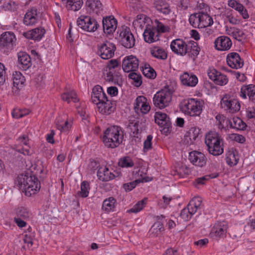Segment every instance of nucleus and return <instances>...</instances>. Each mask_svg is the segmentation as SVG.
Wrapping results in <instances>:
<instances>
[{
  "mask_svg": "<svg viewBox=\"0 0 255 255\" xmlns=\"http://www.w3.org/2000/svg\"><path fill=\"white\" fill-rule=\"evenodd\" d=\"M37 10L35 7L28 9L24 15L23 19L24 24L26 26H33L35 25L38 20Z\"/></svg>",
  "mask_w": 255,
  "mask_h": 255,
  "instance_id": "obj_21",
  "label": "nucleus"
},
{
  "mask_svg": "<svg viewBox=\"0 0 255 255\" xmlns=\"http://www.w3.org/2000/svg\"><path fill=\"white\" fill-rule=\"evenodd\" d=\"M230 128L239 130H244L247 127L246 124L239 118L234 117L232 121H229Z\"/></svg>",
  "mask_w": 255,
  "mask_h": 255,
  "instance_id": "obj_38",
  "label": "nucleus"
},
{
  "mask_svg": "<svg viewBox=\"0 0 255 255\" xmlns=\"http://www.w3.org/2000/svg\"><path fill=\"white\" fill-rule=\"evenodd\" d=\"M205 142L209 153L218 156L224 152L223 140L219 134L215 131H210L205 136Z\"/></svg>",
  "mask_w": 255,
  "mask_h": 255,
  "instance_id": "obj_3",
  "label": "nucleus"
},
{
  "mask_svg": "<svg viewBox=\"0 0 255 255\" xmlns=\"http://www.w3.org/2000/svg\"><path fill=\"white\" fill-rule=\"evenodd\" d=\"M152 136L151 135H148L146 139L144 140L143 143V151L144 152H147L149 150L151 149L152 146Z\"/></svg>",
  "mask_w": 255,
  "mask_h": 255,
  "instance_id": "obj_54",
  "label": "nucleus"
},
{
  "mask_svg": "<svg viewBox=\"0 0 255 255\" xmlns=\"http://www.w3.org/2000/svg\"><path fill=\"white\" fill-rule=\"evenodd\" d=\"M129 127L133 131V134L136 135L141 132L145 128V123L142 121V120L140 121L137 120L130 122Z\"/></svg>",
  "mask_w": 255,
  "mask_h": 255,
  "instance_id": "obj_33",
  "label": "nucleus"
},
{
  "mask_svg": "<svg viewBox=\"0 0 255 255\" xmlns=\"http://www.w3.org/2000/svg\"><path fill=\"white\" fill-rule=\"evenodd\" d=\"M144 75L149 78H154L156 77V72L151 67H145L142 70Z\"/></svg>",
  "mask_w": 255,
  "mask_h": 255,
  "instance_id": "obj_57",
  "label": "nucleus"
},
{
  "mask_svg": "<svg viewBox=\"0 0 255 255\" xmlns=\"http://www.w3.org/2000/svg\"><path fill=\"white\" fill-rule=\"evenodd\" d=\"M107 98V95L104 92L101 86L96 85L93 88V92L91 95V99L93 103L97 104L101 101L106 100Z\"/></svg>",
  "mask_w": 255,
  "mask_h": 255,
  "instance_id": "obj_24",
  "label": "nucleus"
},
{
  "mask_svg": "<svg viewBox=\"0 0 255 255\" xmlns=\"http://www.w3.org/2000/svg\"><path fill=\"white\" fill-rule=\"evenodd\" d=\"M120 41L127 48H131L134 45L135 39L129 29H126L120 33Z\"/></svg>",
  "mask_w": 255,
  "mask_h": 255,
  "instance_id": "obj_12",
  "label": "nucleus"
},
{
  "mask_svg": "<svg viewBox=\"0 0 255 255\" xmlns=\"http://www.w3.org/2000/svg\"><path fill=\"white\" fill-rule=\"evenodd\" d=\"M192 216V215L187 208L182 209L180 213V217L185 221H188Z\"/></svg>",
  "mask_w": 255,
  "mask_h": 255,
  "instance_id": "obj_61",
  "label": "nucleus"
},
{
  "mask_svg": "<svg viewBox=\"0 0 255 255\" xmlns=\"http://www.w3.org/2000/svg\"><path fill=\"white\" fill-rule=\"evenodd\" d=\"M155 22L156 23V28H155L156 30H157V32H158V34L159 35V32H165L169 31L170 28L168 26H165L164 25L159 22L158 20H156Z\"/></svg>",
  "mask_w": 255,
  "mask_h": 255,
  "instance_id": "obj_58",
  "label": "nucleus"
},
{
  "mask_svg": "<svg viewBox=\"0 0 255 255\" xmlns=\"http://www.w3.org/2000/svg\"><path fill=\"white\" fill-rule=\"evenodd\" d=\"M227 161L230 166L236 165L239 160L238 152L236 149L232 148L229 151Z\"/></svg>",
  "mask_w": 255,
  "mask_h": 255,
  "instance_id": "obj_34",
  "label": "nucleus"
},
{
  "mask_svg": "<svg viewBox=\"0 0 255 255\" xmlns=\"http://www.w3.org/2000/svg\"><path fill=\"white\" fill-rule=\"evenodd\" d=\"M102 22L103 31L105 34L113 33L117 28V20L112 15L104 17Z\"/></svg>",
  "mask_w": 255,
  "mask_h": 255,
  "instance_id": "obj_13",
  "label": "nucleus"
},
{
  "mask_svg": "<svg viewBox=\"0 0 255 255\" xmlns=\"http://www.w3.org/2000/svg\"><path fill=\"white\" fill-rule=\"evenodd\" d=\"M228 5L237 11L243 10V8H244L243 4L238 2L236 0H229L228 1Z\"/></svg>",
  "mask_w": 255,
  "mask_h": 255,
  "instance_id": "obj_59",
  "label": "nucleus"
},
{
  "mask_svg": "<svg viewBox=\"0 0 255 255\" xmlns=\"http://www.w3.org/2000/svg\"><path fill=\"white\" fill-rule=\"evenodd\" d=\"M246 116L248 119H255V108H248L246 111Z\"/></svg>",
  "mask_w": 255,
  "mask_h": 255,
  "instance_id": "obj_64",
  "label": "nucleus"
},
{
  "mask_svg": "<svg viewBox=\"0 0 255 255\" xmlns=\"http://www.w3.org/2000/svg\"><path fill=\"white\" fill-rule=\"evenodd\" d=\"M19 8V3L17 2L9 0L5 2L2 5V8L5 11H15Z\"/></svg>",
  "mask_w": 255,
  "mask_h": 255,
  "instance_id": "obj_45",
  "label": "nucleus"
},
{
  "mask_svg": "<svg viewBox=\"0 0 255 255\" xmlns=\"http://www.w3.org/2000/svg\"><path fill=\"white\" fill-rule=\"evenodd\" d=\"M98 179L102 181H108L113 179L115 175L106 166H101L97 171Z\"/></svg>",
  "mask_w": 255,
  "mask_h": 255,
  "instance_id": "obj_26",
  "label": "nucleus"
},
{
  "mask_svg": "<svg viewBox=\"0 0 255 255\" xmlns=\"http://www.w3.org/2000/svg\"><path fill=\"white\" fill-rule=\"evenodd\" d=\"M143 36L144 41L149 43L158 40V34L155 27L146 28L144 31Z\"/></svg>",
  "mask_w": 255,
  "mask_h": 255,
  "instance_id": "obj_30",
  "label": "nucleus"
},
{
  "mask_svg": "<svg viewBox=\"0 0 255 255\" xmlns=\"http://www.w3.org/2000/svg\"><path fill=\"white\" fill-rule=\"evenodd\" d=\"M45 33V30L42 27H37L23 32V35L27 39H32L35 41H40Z\"/></svg>",
  "mask_w": 255,
  "mask_h": 255,
  "instance_id": "obj_23",
  "label": "nucleus"
},
{
  "mask_svg": "<svg viewBox=\"0 0 255 255\" xmlns=\"http://www.w3.org/2000/svg\"><path fill=\"white\" fill-rule=\"evenodd\" d=\"M188 44L181 39L173 40L170 44V48L175 53L180 56H184L187 54V48Z\"/></svg>",
  "mask_w": 255,
  "mask_h": 255,
  "instance_id": "obj_11",
  "label": "nucleus"
},
{
  "mask_svg": "<svg viewBox=\"0 0 255 255\" xmlns=\"http://www.w3.org/2000/svg\"><path fill=\"white\" fill-rule=\"evenodd\" d=\"M116 47L114 44L106 41L98 46V54L103 59L111 58L114 55Z\"/></svg>",
  "mask_w": 255,
  "mask_h": 255,
  "instance_id": "obj_8",
  "label": "nucleus"
},
{
  "mask_svg": "<svg viewBox=\"0 0 255 255\" xmlns=\"http://www.w3.org/2000/svg\"><path fill=\"white\" fill-rule=\"evenodd\" d=\"M240 96L243 99H246L248 96L250 100L255 102V86L249 85L243 86L241 89Z\"/></svg>",
  "mask_w": 255,
  "mask_h": 255,
  "instance_id": "obj_29",
  "label": "nucleus"
},
{
  "mask_svg": "<svg viewBox=\"0 0 255 255\" xmlns=\"http://www.w3.org/2000/svg\"><path fill=\"white\" fill-rule=\"evenodd\" d=\"M17 140L19 141V142L24 145L26 146L25 147H22L21 148H19L18 149H17V151L23 154L24 155H31L32 153V151L30 150V147L28 145V138L27 135H22L20 136Z\"/></svg>",
  "mask_w": 255,
  "mask_h": 255,
  "instance_id": "obj_32",
  "label": "nucleus"
},
{
  "mask_svg": "<svg viewBox=\"0 0 255 255\" xmlns=\"http://www.w3.org/2000/svg\"><path fill=\"white\" fill-rule=\"evenodd\" d=\"M228 229V224L226 221L218 222L212 228L210 235L212 237L225 238L226 236Z\"/></svg>",
  "mask_w": 255,
  "mask_h": 255,
  "instance_id": "obj_10",
  "label": "nucleus"
},
{
  "mask_svg": "<svg viewBox=\"0 0 255 255\" xmlns=\"http://www.w3.org/2000/svg\"><path fill=\"white\" fill-rule=\"evenodd\" d=\"M62 99L68 103L70 102L76 103L78 101L76 94L74 91H66L61 95Z\"/></svg>",
  "mask_w": 255,
  "mask_h": 255,
  "instance_id": "obj_41",
  "label": "nucleus"
},
{
  "mask_svg": "<svg viewBox=\"0 0 255 255\" xmlns=\"http://www.w3.org/2000/svg\"><path fill=\"white\" fill-rule=\"evenodd\" d=\"M105 76L106 81L113 82L119 85H120L122 82L121 70H119V69L111 71H107Z\"/></svg>",
  "mask_w": 255,
  "mask_h": 255,
  "instance_id": "obj_25",
  "label": "nucleus"
},
{
  "mask_svg": "<svg viewBox=\"0 0 255 255\" xmlns=\"http://www.w3.org/2000/svg\"><path fill=\"white\" fill-rule=\"evenodd\" d=\"M56 126L58 129L64 132L69 130L71 127V125L67 120H57L56 123Z\"/></svg>",
  "mask_w": 255,
  "mask_h": 255,
  "instance_id": "obj_50",
  "label": "nucleus"
},
{
  "mask_svg": "<svg viewBox=\"0 0 255 255\" xmlns=\"http://www.w3.org/2000/svg\"><path fill=\"white\" fill-rule=\"evenodd\" d=\"M24 82V77L20 72H15V73L13 74V86L16 89V90H19L22 87Z\"/></svg>",
  "mask_w": 255,
  "mask_h": 255,
  "instance_id": "obj_35",
  "label": "nucleus"
},
{
  "mask_svg": "<svg viewBox=\"0 0 255 255\" xmlns=\"http://www.w3.org/2000/svg\"><path fill=\"white\" fill-rule=\"evenodd\" d=\"M90 185L87 181H83L81 184V190L77 192V195L82 198H86L89 195Z\"/></svg>",
  "mask_w": 255,
  "mask_h": 255,
  "instance_id": "obj_43",
  "label": "nucleus"
},
{
  "mask_svg": "<svg viewBox=\"0 0 255 255\" xmlns=\"http://www.w3.org/2000/svg\"><path fill=\"white\" fill-rule=\"evenodd\" d=\"M123 132L122 128L117 126L107 128L104 132L103 141L108 148H115L122 142Z\"/></svg>",
  "mask_w": 255,
  "mask_h": 255,
  "instance_id": "obj_2",
  "label": "nucleus"
},
{
  "mask_svg": "<svg viewBox=\"0 0 255 255\" xmlns=\"http://www.w3.org/2000/svg\"><path fill=\"white\" fill-rule=\"evenodd\" d=\"M164 231L163 224L161 221L155 222L150 229V235L152 237H156L160 235Z\"/></svg>",
  "mask_w": 255,
  "mask_h": 255,
  "instance_id": "obj_40",
  "label": "nucleus"
},
{
  "mask_svg": "<svg viewBox=\"0 0 255 255\" xmlns=\"http://www.w3.org/2000/svg\"><path fill=\"white\" fill-rule=\"evenodd\" d=\"M200 129L196 127H192L188 131L190 139L195 140L200 133Z\"/></svg>",
  "mask_w": 255,
  "mask_h": 255,
  "instance_id": "obj_55",
  "label": "nucleus"
},
{
  "mask_svg": "<svg viewBox=\"0 0 255 255\" xmlns=\"http://www.w3.org/2000/svg\"><path fill=\"white\" fill-rule=\"evenodd\" d=\"M18 66L24 71L28 69L32 65L30 56L26 52L20 51L17 53Z\"/></svg>",
  "mask_w": 255,
  "mask_h": 255,
  "instance_id": "obj_19",
  "label": "nucleus"
},
{
  "mask_svg": "<svg viewBox=\"0 0 255 255\" xmlns=\"http://www.w3.org/2000/svg\"><path fill=\"white\" fill-rule=\"evenodd\" d=\"M83 3V0H77L76 1H74L73 5H69L67 7L71 10L77 11L81 8Z\"/></svg>",
  "mask_w": 255,
  "mask_h": 255,
  "instance_id": "obj_60",
  "label": "nucleus"
},
{
  "mask_svg": "<svg viewBox=\"0 0 255 255\" xmlns=\"http://www.w3.org/2000/svg\"><path fill=\"white\" fill-rule=\"evenodd\" d=\"M147 181H148V180H146L145 178H142V179H136L132 182L125 183L123 185V188L126 190V191H130L134 188L138 183Z\"/></svg>",
  "mask_w": 255,
  "mask_h": 255,
  "instance_id": "obj_49",
  "label": "nucleus"
},
{
  "mask_svg": "<svg viewBox=\"0 0 255 255\" xmlns=\"http://www.w3.org/2000/svg\"><path fill=\"white\" fill-rule=\"evenodd\" d=\"M180 80L183 85L189 87H194L198 83V79L195 75H190L187 72L180 76Z\"/></svg>",
  "mask_w": 255,
  "mask_h": 255,
  "instance_id": "obj_31",
  "label": "nucleus"
},
{
  "mask_svg": "<svg viewBox=\"0 0 255 255\" xmlns=\"http://www.w3.org/2000/svg\"><path fill=\"white\" fill-rule=\"evenodd\" d=\"M153 6L158 12L165 15L169 14L171 12L170 5L165 0H155Z\"/></svg>",
  "mask_w": 255,
  "mask_h": 255,
  "instance_id": "obj_28",
  "label": "nucleus"
},
{
  "mask_svg": "<svg viewBox=\"0 0 255 255\" xmlns=\"http://www.w3.org/2000/svg\"><path fill=\"white\" fill-rule=\"evenodd\" d=\"M188 159L195 166L203 167L206 163L205 155L199 151H193L189 152Z\"/></svg>",
  "mask_w": 255,
  "mask_h": 255,
  "instance_id": "obj_16",
  "label": "nucleus"
},
{
  "mask_svg": "<svg viewBox=\"0 0 255 255\" xmlns=\"http://www.w3.org/2000/svg\"><path fill=\"white\" fill-rule=\"evenodd\" d=\"M15 218H21L23 220H28L31 215V213L25 207H19L15 210Z\"/></svg>",
  "mask_w": 255,
  "mask_h": 255,
  "instance_id": "obj_36",
  "label": "nucleus"
},
{
  "mask_svg": "<svg viewBox=\"0 0 255 255\" xmlns=\"http://www.w3.org/2000/svg\"><path fill=\"white\" fill-rule=\"evenodd\" d=\"M118 69L121 70L119 62L116 59H112L108 63L106 72Z\"/></svg>",
  "mask_w": 255,
  "mask_h": 255,
  "instance_id": "obj_51",
  "label": "nucleus"
},
{
  "mask_svg": "<svg viewBox=\"0 0 255 255\" xmlns=\"http://www.w3.org/2000/svg\"><path fill=\"white\" fill-rule=\"evenodd\" d=\"M96 104L97 106L99 112L102 114L109 115L114 112L115 110L114 105L110 101L108 100V98Z\"/></svg>",
  "mask_w": 255,
  "mask_h": 255,
  "instance_id": "obj_22",
  "label": "nucleus"
},
{
  "mask_svg": "<svg viewBox=\"0 0 255 255\" xmlns=\"http://www.w3.org/2000/svg\"><path fill=\"white\" fill-rule=\"evenodd\" d=\"M118 164L123 168H129L133 166L134 162L129 156H125L119 160Z\"/></svg>",
  "mask_w": 255,
  "mask_h": 255,
  "instance_id": "obj_47",
  "label": "nucleus"
},
{
  "mask_svg": "<svg viewBox=\"0 0 255 255\" xmlns=\"http://www.w3.org/2000/svg\"><path fill=\"white\" fill-rule=\"evenodd\" d=\"M116 202V200L113 197H110L109 199L105 200L103 203V209L107 212L112 211L115 207Z\"/></svg>",
  "mask_w": 255,
  "mask_h": 255,
  "instance_id": "obj_44",
  "label": "nucleus"
},
{
  "mask_svg": "<svg viewBox=\"0 0 255 255\" xmlns=\"http://www.w3.org/2000/svg\"><path fill=\"white\" fill-rule=\"evenodd\" d=\"M189 203H190V205H192L194 208L197 207L199 209L202 203L201 198L198 197H194L191 201H190Z\"/></svg>",
  "mask_w": 255,
  "mask_h": 255,
  "instance_id": "obj_63",
  "label": "nucleus"
},
{
  "mask_svg": "<svg viewBox=\"0 0 255 255\" xmlns=\"http://www.w3.org/2000/svg\"><path fill=\"white\" fill-rule=\"evenodd\" d=\"M209 78L219 85H224L227 83L228 79L226 75L222 74L215 69L210 68L208 71Z\"/></svg>",
  "mask_w": 255,
  "mask_h": 255,
  "instance_id": "obj_14",
  "label": "nucleus"
},
{
  "mask_svg": "<svg viewBox=\"0 0 255 255\" xmlns=\"http://www.w3.org/2000/svg\"><path fill=\"white\" fill-rule=\"evenodd\" d=\"M147 198H144L142 200L138 201L133 207L128 211L130 213H137L141 211L146 204Z\"/></svg>",
  "mask_w": 255,
  "mask_h": 255,
  "instance_id": "obj_48",
  "label": "nucleus"
},
{
  "mask_svg": "<svg viewBox=\"0 0 255 255\" xmlns=\"http://www.w3.org/2000/svg\"><path fill=\"white\" fill-rule=\"evenodd\" d=\"M147 102L146 98L142 96H138L134 104V108L135 111L139 110V108Z\"/></svg>",
  "mask_w": 255,
  "mask_h": 255,
  "instance_id": "obj_53",
  "label": "nucleus"
},
{
  "mask_svg": "<svg viewBox=\"0 0 255 255\" xmlns=\"http://www.w3.org/2000/svg\"><path fill=\"white\" fill-rule=\"evenodd\" d=\"M15 182L19 189L27 196L35 194L40 189L39 180L30 171L18 175Z\"/></svg>",
  "mask_w": 255,
  "mask_h": 255,
  "instance_id": "obj_1",
  "label": "nucleus"
},
{
  "mask_svg": "<svg viewBox=\"0 0 255 255\" xmlns=\"http://www.w3.org/2000/svg\"><path fill=\"white\" fill-rule=\"evenodd\" d=\"M16 40L15 35L11 32H5L0 36V46L11 49Z\"/></svg>",
  "mask_w": 255,
  "mask_h": 255,
  "instance_id": "obj_18",
  "label": "nucleus"
},
{
  "mask_svg": "<svg viewBox=\"0 0 255 255\" xmlns=\"http://www.w3.org/2000/svg\"><path fill=\"white\" fill-rule=\"evenodd\" d=\"M128 77L134 81L136 87H139L141 85V76L140 74H137L135 72H131L128 75Z\"/></svg>",
  "mask_w": 255,
  "mask_h": 255,
  "instance_id": "obj_52",
  "label": "nucleus"
},
{
  "mask_svg": "<svg viewBox=\"0 0 255 255\" xmlns=\"http://www.w3.org/2000/svg\"><path fill=\"white\" fill-rule=\"evenodd\" d=\"M200 18V27L201 28L210 26L213 23V20L211 16L207 13L199 12Z\"/></svg>",
  "mask_w": 255,
  "mask_h": 255,
  "instance_id": "obj_37",
  "label": "nucleus"
},
{
  "mask_svg": "<svg viewBox=\"0 0 255 255\" xmlns=\"http://www.w3.org/2000/svg\"><path fill=\"white\" fill-rule=\"evenodd\" d=\"M204 102L195 99H185L180 104V110L186 115L190 116H199L201 114Z\"/></svg>",
  "mask_w": 255,
  "mask_h": 255,
  "instance_id": "obj_4",
  "label": "nucleus"
},
{
  "mask_svg": "<svg viewBox=\"0 0 255 255\" xmlns=\"http://www.w3.org/2000/svg\"><path fill=\"white\" fill-rule=\"evenodd\" d=\"M77 23L79 27L89 32H94L99 27L97 21L89 16H81L78 18Z\"/></svg>",
  "mask_w": 255,
  "mask_h": 255,
  "instance_id": "obj_7",
  "label": "nucleus"
},
{
  "mask_svg": "<svg viewBox=\"0 0 255 255\" xmlns=\"http://www.w3.org/2000/svg\"><path fill=\"white\" fill-rule=\"evenodd\" d=\"M216 49L220 51L228 50L232 45V42L227 36H221L218 37L214 42Z\"/></svg>",
  "mask_w": 255,
  "mask_h": 255,
  "instance_id": "obj_20",
  "label": "nucleus"
},
{
  "mask_svg": "<svg viewBox=\"0 0 255 255\" xmlns=\"http://www.w3.org/2000/svg\"><path fill=\"white\" fill-rule=\"evenodd\" d=\"M154 121L161 128L162 133L167 134L171 130V123L167 115L160 112H156L154 115Z\"/></svg>",
  "mask_w": 255,
  "mask_h": 255,
  "instance_id": "obj_6",
  "label": "nucleus"
},
{
  "mask_svg": "<svg viewBox=\"0 0 255 255\" xmlns=\"http://www.w3.org/2000/svg\"><path fill=\"white\" fill-rule=\"evenodd\" d=\"M221 105L223 108L230 113L236 112L240 109V105L237 100L228 99L226 97L222 99Z\"/></svg>",
  "mask_w": 255,
  "mask_h": 255,
  "instance_id": "obj_15",
  "label": "nucleus"
},
{
  "mask_svg": "<svg viewBox=\"0 0 255 255\" xmlns=\"http://www.w3.org/2000/svg\"><path fill=\"white\" fill-rule=\"evenodd\" d=\"M228 65L232 68L239 69L244 65V61L241 59L239 54L236 52L229 53L226 58Z\"/></svg>",
  "mask_w": 255,
  "mask_h": 255,
  "instance_id": "obj_17",
  "label": "nucleus"
},
{
  "mask_svg": "<svg viewBox=\"0 0 255 255\" xmlns=\"http://www.w3.org/2000/svg\"><path fill=\"white\" fill-rule=\"evenodd\" d=\"M138 59L135 56H127L123 60L122 68L125 72L135 71L138 69Z\"/></svg>",
  "mask_w": 255,
  "mask_h": 255,
  "instance_id": "obj_9",
  "label": "nucleus"
},
{
  "mask_svg": "<svg viewBox=\"0 0 255 255\" xmlns=\"http://www.w3.org/2000/svg\"><path fill=\"white\" fill-rule=\"evenodd\" d=\"M86 4L87 6L93 11L97 13L102 7V3L99 0H87Z\"/></svg>",
  "mask_w": 255,
  "mask_h": 255,
  "instance_id": "obj_42",
  "label": "nucleus"
},
{
  "mask_svg": "<svg viewBox=\"0 0 255 255\" xmlns=\"http://www.w3.org/2000/svg\"><path fill=\"white\" fill-rule=\"evenodd\" d=\"M5 80V67L3 64L0 63V85H2Z\"/></svg>",
  "mask_w": 255,
  "mask_h": 255,
  "instance_id": "obj_62",
  "label": "nucleus"
},
{
  "mask_svg": "<svg viewBox=\"0 0 255 255\" xmlns=\"http://www.w3.org/2000/svg\"><path fill=\"white\" fill-rule=\"evenodd\" d=\"M232 34L235 39L240 41L245 38L244 32L239 29H235L233 31Z\"/></svg>",
  "mask_w": 255,
  "mask_h": 255,
  "instance_id": "obj_56",
  "label": "nucleus"
},
{
  "mask_svg": "<svg viewBox=\"0 0 255 255\" xmlns=\"http://www.w3.org/2000/svg\"><path fill=\"white\" fill-rule=\"evenodd\" d=\"M152 56L160 59L164 60L167 58V54L164 49L157 46H155L150 49Z\"/></svg>",
  "mask_w": 255,
  "mask_h": 255,
  "instance_id": "obj_39",
  "label": "nucleus"
},
{
  "mask_svg": "<svg viewBox=\"0 0 255 255\" xmlns=\"http://www.w3.org/2000/svg\"><path fill=\"white\" fill-rule=\"evenodd\" d=\"M187 54L188 57L195 61L200 51V48L197 42L191 40L188 41L187 48Z\"/></svg>",
  "mask_w": 255,
  "mask_h": 255,
  "instance_id": "obj_27",
  "label": "nucleus"
},
{
  "mask_svg": "<svg viewBox=\"0 0 255 255\" xmlns=\"http://www.w3.org/2000/svg\"><path fill=\"white\" fill-rule=\"evenodd\" d=\"M173 92L172 87L165 86L154 95L153 102L154 106L160 109L167 107L171 101Z\"/></svg>",
  "mask_w": 255,
  "mask_h": 255,
  "instance_id": "obj_5",
  "label": "nucleus"
},
{
  "mask_svg": "<svg viewBox=\"0 0 255 255\" xmlns=\"http://www.w3.org/2000/svg\"><path fill=\"white\" fill-rule=\"evenodd\" d=\"M200 13H195L190 15L189 18V21L190 24L195 28H201L200 27Z\"/></svg>",
  "mask_w": 255,
  "mask_h": 255,
  "instance_id": "obj_46",
  "label": "nucleus"
}]
</instances>
